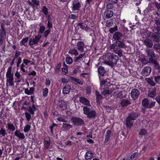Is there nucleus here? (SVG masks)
<instances>
[{
	"mask_svg": "<svg viewBox=\"0 0 160 160\" xmlns=\"http://www.w3.org/2000/svg\"><path fill=\"white\" fill-rule=\"evenodd\" d=\"M151 70V68L149 66L144 67L141 72V74L144 76H148L150 74Z\"/></svg>",
	"mask_w": 160,
	"mask_h": 160,
	"instance_id": "obj_8",
	"label": "nucleus"
},
{
	"mask_svg": "<svg viewBox=\"0 0 160 160\" xmlns=\"http://www.w3.org/2000/svg\"><path fill=\"white\" fill-rule=\"evenodd\" d=\"M155 102L151 101L150 102L147 98L144 99L142 102V104L143 107L146 108H151L155 106Z\"/></svg>",
	"mask_w": 160,
	"mask_h": 160,
	"instance_id": "obj_3",
	"label": "nucleus"
},
{
	"mask_svg": "<svg viewBox=\"0 0 160 160\" xmlns=\"http://www.w3.org/2000/svg\"><path fill=\"white\" fill-rule=\"evenodd\" d=\"M153 48L157 51H160V43H156L153 45Z\"/></svg>",
	"mask_w": 160,
	"mask_h": 160,
	"instance_id": "obj_37",
	"label": "nucleus"
},
{
	"mask_svg": "<svg viewBox=\"0 0 160 160\" xmlns=\"http://www.w3.org/2000/svg\"><path fill=\"white\" fill-rule=\"evenodd\" d=\"M36 108L35 107V105L33 104L32 107L30 106L29 107L28 111L31 114L33 115L34 113V112L36 111Z\"/></svg>",
	"mask_w": 160,
	"mask_h": 160,
	"instance_id": "obj_27",
	"label": "nucleus"
},
{
	"mask_svg": "<svg viewBox=\"0 0 160 160\" xmlns=\"http://www.w3.org/2000/svg\"><path fill=\"white\" fill-rule=\"evenodd\" d=\"M147 55L150 58H153L155 57V54L154 52V51L152 49L148 50L147 51Z\"/></svg>",
	"mask_w": 160,
	"mask_h": 160,
	"instance_id": "obj_26",
	"label": "nucleus"
},
{
	"mask_svg": "<svg viewBox=\"0 0 160 160\" xmlns=\"http://www.w3.org/2000/svg\"><path fill=\"white\" fill-rule=\"evenodd\" d=\"M41 38V35H38L35 36L34 38H30L29 41V44L32 47H33L34 45H37Z\"/></svg>",
	"mask_w": 160,
	"mask_h": 160,
	"instance_id": "obj_5",
	"label": "nucleus"
},
{
	"mask_svg": "<svg viewBox=\"0 0 160 160\" xmlns=\"http://www.w3.org/2000/svg\"><path fill=\"white\" fill-rule=\"evenodd\" d=\"M130 94L132 98L134 100H135L139 97L140 95V92L138 89L134 88L132 90Z\"/></svg>",
	"mask_w": 160,
	"mask_h": 160,
	"instance_id": "obj_9",
	"label": "nucleus"
},
{
	"mask_svg": "<svg viewBox=\"0 0 160 160\" xmlns=\"http://www.w3.org/2000/svg\"><path fill=\"white\" fill-rule=\"evenodd\" d=\"M138 153L137 152H135L133 153L131 156V159H134L135 157H136L138 155Z\"/></svg>",
	"mask_w": 160,
	"mask_h": 160,
	"instance_id": "obj_63",
	"label": "nucleus"
},
{
	"mask_svg": "<svg viewBox=\"0 0 160 160\" xmlns=\"http://www.w3.org/2000/svg\"><path fill=\"white\" fill-rule=\"evenodd\" d=\"M79 101L80 102L84 105H87L88 106H90L89 100L83 97H80Z\"/></svg>",
	"mask_w": 160,
	"mask_h": 160,
	"instance_id": "obj_14",
	"label": "nucleus"
},
{
	"mask_svg": "<svg viewBox=\"0 0 160 160\" xmlns=\"http://www.w3.org/2000/svg\"><path fill=\"white\" fill-rule=\"evenodd\" d=\"M98 72L100 75L103 76L106 72V71L103 67H100L98 69Z\"/></svg>",
	"mask_w": 160,
	"mask_h": 160,
	"instance_id": "obj_29",
	"label": "nucleus"
},
{
	"mask_svg": "<svg viewBox=\"0 0 160 160\" xmlns=\"http://www.w3.org/2000/svg\"><path fill=\"white\" fill-rule=\"evenodd\" d=\"M70 78L72 79V80L75 82V84H78L80 85L82 84V82L79 79L72 77H70Z\"/></svg>",
	"mask_w": 160,
	"mask_h": 160,
	"instance_id": "obj_33",
	"label": "nucleus"
},
{
	"mask_svg": "<svg viewBox=\"0 0 160 160\" xmlns=\"http://www.w3.org/2000/svg\"><path fill=\"white\" fill-rule=\"evenodd\" d=\"M102 94L105 96L107 94H111L110 93V92L109 91L108 89L104 90L102 92Z\"/></svg>",
	"mask_w": 160,
	"mask_h": 160,
	"instance_id": "obj_56",
	"label": "nucleus"
},
{
	"mask_svg": "<svg viewBox=\"0 0 160 160\" xmlns=\"http://www.w3.org/2000/svg\"><path fill=\"white\" fill-rule=\"evenodd\" d=\"M132 120L128 117L126 118V126L130 129L133 125V122L132 121Z\"/></svg>",
	"mask_w": 160,
	"mask_h": 160,
	"instance_id": "obj_21",
	"label": "nucleus"
},
{
	"mask_svg": "<svg viewBox=\"0 0 160 160\" xmlns=\"http://www.w3.org/2000/svg\"><path fill=\"white\" fill-rule=\"evenodd\" d=\"M106 8L108 9H112L114 8V6L112 3H109L107 4Z\"/></svg>",
	"mask_w": 160,
	"mask_h": 160,
	"instance_id": "obj_52",
	"label": "nucleus"
},
{
	"mask_svg": "<svg viewBox=\"0 0 160 160\" xmlns=\"http://www.w3.org/2000/svg\"><path fill=\"white\" fill-rule=\"evenodd\" d=\"M85 53L83 54H80L78 56L75 57L74 60V62H76L78 60H80L82 58L83 56L84 55Z\"/></svg>",
	"mask_w": 160,
	"mask_h": 160,
	"instance_id": "obj_48",
	"label": "nucleus"
},
{
	"mask_svg": "<svg viewBox=\"0 0 160 160\" xmlns=\"http://www.w3.org/2000/svg\"><path fill=\"white\" fill-rule=\"evenodd\" d=\"M85 46L83 42L80 41L77 43V48L78 50L82 52H83Z\"/></svg>",
	"mask_w": 160,
	"mask_h": 160,
	"instance_id": "obj_16",
	"label": "nucleus"
},
{
	"mask_svg": "<svg viewBox=\"0 0 160 160\" xmlns=\"http://www.w3.org/2000/svg\"><path fill=\"white\" fill-rule=\"evenodd\" d=\"M93 155V153L89 152H86L85 155V158L87 159H88L92 157Z\"/></svg>",
	"mask_w": 160,
	"mask_h": 160,
	"instance_id": "obj_35",
	"label": "nucleus"
},
{
	"mask_svg": "<svg viewBox=\"0 0 160 160\" xmlns=\"http://www.w3.org/2000/svg\"><path fill=\"white\" fill-rule=\"evenodd\" d=\"M155 5L158 9H159L160 8V2L155 1Z\"/></svg>",
	"mask_w": 160,
	"mask_h": 160,
	"instance_id": "obj_60",
	"label": "nucleus"
},
{
	"mask_svg": "<svg viewBox=\"0 0 160 160\" xmlns=\"http://www.w3.org/2000/svg\"><path fill=\"white\" fill-rule=\"evenodd\" d=\"M72 127L69 124L63 123L62 124V128L67 130H68Z\"/></svg>",
	"mask_w": 160,
	"mask_h": 160,
	"instance_id": "obj_36",
	"label": "nucleus"
},
{
	"mask_svg": "<svg viewBox=\"0 0 160 160\" xmlns=\"http://www.w3.org/2000/svg\"><path fill=\"white\" fill-rule=\"evenodd\" d=\"M154 78L156 82H158L159 80H160V75L154 77Z\"/></svg>",
	"mask_w": 160,
	"mask_h": 160,
	"instance_id": "obj_64",
	"label": "nucleus"
},
{
	"mask_svg": "<svg viewBox=\"0 0 160 160\" xmlns=\"http://www.w3.org/2000/svg\"><path fill=\"white\" fill-rule=\"evenodd\" d=\"M68 53L70 54H74L76 56L78 54L77 50L75 49H70Z\"/></svg>",
	"mask_w": 160,
	"mask_h": 160,
	"instance_id": "obj_34",
	"label": "nucleus"
},
{
	"mask_svg": "<svg viewBox=\"0 0 160 160\" xmlns=\"http://www.w3.org/2000/svg\"><path fill=\"white\" fill-rule=\"evenodd\" d=\"M148 62L150 63L153 66V67L155 68L156 66L158 63L157 61L155 59L153 58H150L149 59V62L146 61V63Z\"/></svg>",
	"mask_w": 160,
	"mask_h": 160,
	"instance_id": "obj_22",
	"label": "nucleus"
},
{
	"mask_svg": "<svg viewBox=\"0 0 160 160\" xmlns=\"http://www.w3.org/2000/svg\"><path fill=\"white\" fill-rule=\"evenodd\" d=\"M45 29V27L43 26H41L40 28L39 33H42L43 32Z\"/></svg>",
	"mask_w": 160,
	"mask_h": 160,
	"instance_id": "obj_58",
	"label": "nucleus"
},
{
	"mask_svg": "<svg viewBox=\"0 0 160 160\" xmlns=\"http://www.w3.org/2000/svg\"><path fill=\"white\" fill-rule=\"evenodd\" d=\"M72 9L73 11L79 10L81 7L80 3L77 1L74 0L72 3Z\"/></svg>",
	"mask_w": 160,
	"mask_h": 160,
	"instance_id": "obj_12",
	"label": "nucleus"
},
{
	"mask_svg": "<svg viewBox=\"0 0 160 160\" xmlns=\"http://www.w3.org/2000/svg\"><path fill=\"white\" fill-rule=\"evenodd\" d=\"M25 114L27 121L28 122L29 121L31 118V115L30 113L29 112H26L25 113Z\"/></svg>",
	"mask_w": 160,
	"mask_h": 160,
	"instance_id": "obj_46",
	"label": "nucleus"
},
{
	"mask_svg": "<svg viewBox=\"0 0 160 160\" xmlns=\"http://www.w3.org/2000/svg\"><path fill=\"white\" fill-rule=\"evenodd\" d=\"M83 109L84 114L87 115L88 118H93L96 117V111L88 106H84Z\"/></svg>",
	"mask_w": 160,
	"mask_h": 160,
	"instance_id": "obj_2",
	"label": "nucleus"
},
{
	"mask_svg": "<svg viewBox=\"0 0 160 160\" xmlns=\"http://www.w3.org/2000/svg\"><path fill=\"white\" fill-rule=\"evenodd\" d=\"M124 39H122L121 41L120 40L116 41V43H117L118 47L122 48H125V45L124 42Z\"/></svg>",
	"mask_w": 160,
	"mask_h": 160,
	"instance_id": "obj_24",
	"label": "nucleus"
},
{
	"mask_svg": "<svg viewBox=\"0 0 160 160\" xmlns=\"http://www.w3.org/2000/svg\"><path fill=\"white\" fill-rule=\"evenodd\" d=\"M13 75L6 76L7 77V82L9 83V85L12 86L14 85L13 81L14 79L13 78Z\"/></svg>",
	"mask_w": 160,
	"mask_h": 160,
	"instance_id": "obj_17",
	"label": "nucleus"
},
{
	"mask_svg": "<svg viewBox=\"0 0 160 160\" xmlns=\"http://www.w3.org/2000/svg\"><path fill=\"white\" fill-rule=\"evenodd\" d=\"M66 63L69 64H71L72 62V59L70 57H67L66 59Z\"/></svg>",
	"mask_w": 160,
	"mask_h": 160,
	"instance_id": "obj_44",
	"label": "nucleus"
},
{
	"mask_svg": "<svg viewBox=\"0 0 160 160\" xmlns=\"http://www.w3.org/2000/svg\"><path fill=\"white\" fill-rule=\"evenodd\" d=\"M48 9L45 6H43L42 9V11L45 15H47L48 13Z\"/></svg>",
	"mask_w": 160,
	"mask_h": 160,
	"instance_id": "obj_50",
	"label": "nucleus"
},
{
	"mask_svg": "<svg viewBox=\"0 0 160 160\" xmlns=\"http://www.w3.org/2000/svg\"><path fill=\"white\" fill-rule=\"evenodd\" d=\"M29 38L27 37L22 39V40L20 42V44L21 46L24 45L25 46L27 44Z\"/></svg>",
	"mask_w": 160,
	"mask_h": 160,
	"instance_id": "obj_30",
	"label": "nucleus"
},
{
	"mask_svg": "<svg viewBox=\"0 0 160 160\" xmlns=\"http://www.w3.org/2000/svg\"><path fill=\"white\" fill-rule=\"evenodd\" d=\"M111 132L110 130H108L106 132V134L105 136V138L104 140V142L106 143L110 137Z\"/></svg>",
	"mask_w": 160,
	"mask_h": 160,
	"instance_id": "obj_31",
	"label": "nucleus"
},
{
	"mask_svg": "<svg viewBox=\"0 0 160 160\" xmlns=\"http://www.w3.org/2000/svg\"><path fill=\"white\" fill-rule=\"evenodd\" d=\"M70 120L75 125L81 126L84 123L82 119L77 117H73L71 118Z\"/></svg>",
	"mask_w": 160,
	"mask_h": 160,
	"instance_id": "obj_6",
	"label": "nucleus"
},
{
	"mask_svg": "<svg viewBox=\"0 0 160 160\" xmlns=\"http://www.w3.org/2000/svg\"><path fill=\"white\" fill-rule=\"evenodd\" d=\"M152 41V39L148 38L144 40L143 43L147 47L151 48L153 45Z\"/></svg>",
	"mask_w": 160,
	"mask_h": 160,
	"instance_id": "obj_10",
	"label": "nucleus"
},
{
	"mask_svg": "<svg viewBox=\"0 0 160 160\" xmlns=\"http://www.w3.org/2000/svg\"><path fill=\"white\" fill-rule=\"evenodd\" d=\"M156 92L155 91L149 92L148 94V96L152 98H154Z\"/></svg>",
	"mask_w": 160,
	"mask_h": 160,
	"instance_id": "obj_47",
	"label": "nucleus"
},
{
	"mask_svg": "<svg viewBox=\"0 0 160 160\" xmlns=\"http://www.w3.org/2000/svg\"><path fill=\"white\" fill-rule=\"evenodd\" d=\"M5 130L3 128H1L0 130V135H2V136L4 137L6 133Z\"/></svg>",
	"mask_w": 160,
	"mask_h": 160,
	"instance_id": "obj_49",
	"label": "nucleus"
},
{
	"mask_svg": "<svg viewBox=\"0 0 160 160\" xmlns=\"http://www.w3.org/2000/svg\"><path fill=\"white\" fill-rule=\"evenodd\" d=\"M113 21L112 19H110L108 20L106 22V26L107 27H110L112 26L113 24Z\"/></svg>",
	"mask_w": 160,
	"mask_h": 160,
	"instance_id": "obj_39",
	"label": "nucleus"
},
{
	"mask_svg": "<svg viewBox=\"0 0 160 160\" xmlns=\"http://www.w3.org/2000/svg\"><path fill=\"white\" fill-rule=\"evenodd\" d=\"M35 82L34 81H33L32 83L31 84V85H33V87H31L30 88V90H29L30 91V93H30V94H31V95L33 94L34 92V87L35 86Z\"/></svg>",
	"mask_w": 160,
	"mask_h": 160,
	"instance_id": "obj_42",
	"label": "nucleus"
},
{
	"mask_svg": "<svg viewBox=\"0 0 160 160\" xmlns=\"http://www.w3.org/2000/svg\"><path fill=\"white\" fill-rule=\"evenodd\" d=\"M95 93L96 96V101L97 102H99L102 99V97L98 91H96Z\"/></svg>",
	"mask_w": 160,
	"mask_h": 160,
	"instance_id": "obj_32",
	"label": "nucleus"
},
{
	"mask_svg": "<svg viewBox=\"0 0 160 160\" xmlns=\"http://www.w3.org/2000/svg\"><path fill=\"white\" fill-rule=\"evenodd\" d=\"M146 131L145 130L142 129L140 132L139 134L141 135H145L146 133Z\"/></svg>",
	"mask_w": 160,
	"mask_h": 160,
	"instance_id": "obj_62",
	"label": "nucleus"
},
{
	"mask_svg": "<svg viewBox=\"0 0 160 160\" xmlns=\"http://www.w3.org/2000/svg\"><path fill=\"white\" fill-rule=\"evenodd\" d=\"M138 115V113L134 112H132L129 113L128 117L131 119L132 120H134L137 118Z\"/></svg>",
	"mask_w": 160,
	"mask_h": 160,
	"instance_id": "obj_18",
	"label": "nucleus"
},
{
	"mask_svg": "<svg viewBox=\"0 0 160 160\" xmlns=\"http://www.w3.org/2000/svg\"><path fill=\"white\" fill-rule=\"evenodd\" d=\"M118 27L117 25H115L113 28H112L109 30V32L110 33H113L117 31Z\"/></svg>",
	"mask_w": 160,
	"mask_h": 160,
	"instance_id": "obj_40",
	"label": "nucleus"
},
{
	"mask_svg": "<svg viewBox=\"0 0 160 160\" xmlns=\"http://www.w3.org/2000/svg\"><path fill=\"white\" fill-rule=\"evenodd\" d=\"M122 37V34L119 32H116L113 36V38L116 41L121 40Z\"/></svg>",
	"mask_w": 160,
	"mask_h": 160,
	"instance_id": "obj_11",
	"label": "nucleus"
},
{
	"mask_svg": "<svg viewBox=\"0 0 160 160\" xmlns=\"http://www.w3.org/2000/svg\"><path fill=\"white\" fill-rule=\"evenodd\" d=\"M51 29H48L46 30L44 33V35L45 37L46 38L47 37L48 35L50 33Z\"/></svg>",
	"mask_w": 160,
	"mask_h": 160,
	"instance_id": "obj_59",
	"label": "nucleus"
},
{
	"mask_svg": "<svg viewBox=\"0 0 160 160\" xmlns=\"http://www.w3.org/2000/svg\"><path fill=\"white\" fill-rule=\"evenodd\" d=\"M48 92V89L47 88H45L44 89L43 91V96L44 97H46L47 95Z\"/></svg>",
	"mask_w": 160,
	"mask_h": 160,
	"instance_id": "obj_55",
	"label": "nucleus"
},
{
	"mask_svg": "<svg viewBox=\"0 0 160 160\" xmlns=\"http://www.w3.org/2000/svg\"><path fill=\"white\" fill-rule=\"evenodd\" d=\"M104 15L106 18H109L112 17L113 12L112 11L107 10L104 12Z\"/></svg>",
	"mask_w": 160,
	"mask_h": 160,
	"instance_id": "obj_19",
	"label": "nucleus"
},
{
	"mask_svg": "<svg viewBox=\"0 0 160 160\" xmlns=\"http://www.w3.org/2000/svg\"><path fill=\"white\" fill-rule=\"evenodd\" d=\"M159 19L158 17L155 18V19L154 21L155 23L154 26L151 27L152 31L153 32L156 31L160 32V20Z\"/></svg>",
	"mask_w": 160,
	"mask_h": 160,
	"instance_id": "obj_4",
	"label": "nucleus"
},
{
	"mask_svg": "<svg viewBox=\"0 0 160 160\" xmlns=\"http://www.w3.org/2000/svg\"><path fill=\"white\" fill-rule=\"evenodd\" d=\"M32 2L36 6H38L39 5V1L38 0H32Z\"/></svg>",
	"mask_w": 160,
	"mask_h": 160,
	"instance_id": "obj_61",
	"label": "nucleus"
},
{
	"mask_svg": "<svg viewBox=\"0 0 160 160\" xmlns=\"http://www.w3.org/2000/svg\"><path fill=\"white\" fill-rule=\"evenodd\" d=\"M114 52L115 53L118 54L120 57H122L123 56L122 50L121 48L119 47H118L115 50H114Z\"/></svg>",
	"mask_w": 160,
	"mask_h": 160,
	"instance_id": "obj_25",
	"label": "nucleus"
},
{
	"mask_svg": "<svg viewBox=\"0 0 160 160\" xmlns=\"http://www.w3.org/2000/svg\"><path fill=\"white\" fill-rule=\"evenodd\" d=\"M131 102L128 99H122L121 101L120 104L122 107H125L130 104Z\"/></svg>",
	"mask_w": 160,
	"mask_h": 160,
	"instance_id": "obj_20",
	"label": "nucleus"
},
{
	"mask_svg": "<svg viewBox=\"0 0 160 160\" xmlns=\"http://www.w3.org/2000/svg\"><path fill=\"white\" fill-rule=\"evenodd\" d=\"M147 82H148L152 86H154L155 85V82L153 80L152 78H148L147 79Z\"/></svg>",
	"mask_w": 160,
	"mask_h": 160,
	"instance_id": "obj_38",
	"label": "nucleus"
},
{
	"mask_svg": "<svg viewBox=\"0 0 160 160\" xmlns=\"http://www.w3.org/2000/svg\"><path fill=\"white\" fill-rule=\"evenodd\" d=\"M31 126L29 125H26L23 129V131L25 132H28L30 130L31 128Z\"/></svg>",
	"mask_w": 160,
	"mask_h": 160,
	"instance_id": "obj_45",
	"label": "nucleus"
},
{
	"mask_svg": "<svg viewBox=\"0 0 160 160\" xmlns=\"http://www.w3.org/2000/svg\"><path fill=\"white\" fill-rule=\"evenodd\" d=\"M47 26L48 29L51 30V29L52 27V22L50 20H48V21Z\"/></svg>",
	"mask_w": 160,
	"mask_h": 160,
	"instance_id": "obj_57",
	"label": "nucleus"
},
{
	"mask_svg": "<svg viewBox=\"0 0 160 160\" xmlns=\"http://www.w3.org/2000/svg\"><path fill=\"white\" fill-rule=\"evenodd\" d=\"M14 134V135L19 139H23L25 138L24 134L21 133L20 131L19 130H16Z\"/></svg>",
	"mask_w": 160,
	"mask_h": 160,
	"instance_id": "obj_15",
	"label": "nucleus"
},
{
	"mask_svg": "<svg viewBox=\"0 0 160 160\" xmlns=\"http://www.w3.org/2000/svg\"><path fill=\"white\" fill-rule=\"evenodd\" d=\"M45 147L46 148H48L50 145L49 141L47 140H45L44 143Z\"/></svg>",
	"mask_w": 160,
	"mask_h": 160,
	"instance_id": "obj_51",
	"label": "nucleus"
},
{
	"mask_svg": "<svg viewBox=\"0 0 160 160\" xmlns=\"http://www.w3.org/2000/svg\"><path fill=\"white\" fill-rule=\"evenodd\" d=\"M7 128L12 131H13L15 130V128L14 125L11 123H8L7 124Z\"/></svg>",
	"mask_w": 160,
	"mask_h": 160,
	"instance_id": "obj_28",
	"label": "nucleus"
},
{
	"mask_svg": "<svg viewBox=\"0 0 160 160\" xmlns=\"http://www.w3.org/2000/svg\"><path fill=\"white\" fill-rule=\"evenodd\" d=\"M58 105L62 110H66L67 107V103L62 100H59L58 101Z\"/></svg>",
	"mask_w": 160,
	"mask_h": 160,
	"instance_id": "obj_13",
	"label": "nucleus"
},
{
	"mask_svg": "<svg viewBox=\"0 0 160 160\" xmlns=\"http://www.w3.org/2000/svg\"><path fill=\"white\" fill-rule=\"evenodd\" d=\"M12 68L11 67H9L7 70V72L6 73V76L13 75V72H12Z\"/></svg>",
	"mask_w": 160,
	"mask_h": 160,
	"instance_id": "obj_41",
	"label": "nucleus"
},
{
	"mask_svg": "<svg viewBox=\"0 0 160 160\" xmlns=\"http://www.w3.org/2000/svg\"><path fill=\"white\" fill-rule=\"evenodd\" d=\"M117 97L119 98H122L124 97V96L122 94V91L118 92L117 94Z\"/></svg>",
	"mask_w": 160,
	"mask_h": 160,
	"instance_id": "obj_53",
	"label": "nucleus"
},
{
	"mask_svg": "<svg viewBox=\"0 0 160 160\" xmlns=\"http://www.w3.org/2000/svg\"><path fill=\"white\" fill-rule=\"evenodd\" d=\"M70 86L68 84L66 85L63 88V93L64 94H67L70 92Z\"/></svg>",
	"mask_w": 160,
	"mask_h": 160,
	"instance_id": "obj_23",
	"label": "nucleus"
},
{
	"mask_svg": "<svg viewBox=\"0 0 160 160\" xmlns=\"http://www.w3.org/2000/svg\"><path fill=\"white\" fill-rule=\"evenodd\" d=\"M113 85H110L109 86L108 88V89L110 92L111 94L112 93V92L114 90V88L113 87Z\"/></svg>",
	"mask_w": 160,
	"mask_h": 160,
	"instance_id": "obj_54",
	"label": "nucleus"
},
{
	"mask_svg": "<svg viewBox=\"0 0 160 160\" xmlns=\"http://www.w3.org/2000/svg\"><path fill=\"white\" fill-rule=\"evenodd\" d=\"M119 59V58L117 55L111 54L108 57L107 60L104 61V63L112 67L116 64Z\"/></svg>",
	"mask_w": 160,
	"mask_h": 160,
	"instance_id": "obj_1",
	"label": "nucleus"
},
{
	"mask_svg": "<svg viewBox=\"0 0 160 160\" xmlns=\"http://www.w3.org/2000/svg\"><path fill=\"white\" fill-rule=\"evenodd\" d=\"M110 49H112L113 51L114 52V50H115V49L117 48L118 47V46L117 45V43L116 42L115 43H114L112 44H111L109 47Z\"/></svg>",
	"mask_w": 160,
	"mask_h": 160,
	"instance_id": "obj_43",
	"label": "nucleus"
},
{
	"mask_svg": "<svg viewBox=\"0 0 160 160\" xmlns=\"http://www.w3.org/2000/svg\"><path fill=\"white\" fill-rule=\"evenodd\" d=\"M151 35V38L152 41L157 42H160V32H154Z\"/></svg>",
	"mask_w": 160,
	"mask_h": 160,
	"instance_id": "obj_7",
	"label": "nucleus"
}]
</instances>
